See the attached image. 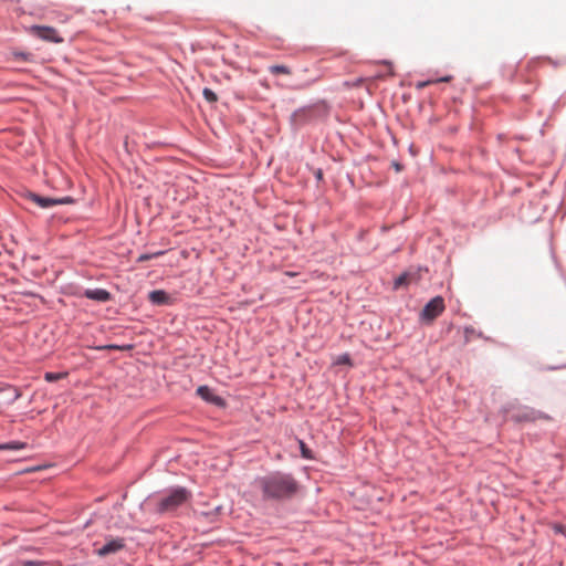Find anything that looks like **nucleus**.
Instances as JSON below:
<instances>
[{
    "instance_id": "1",
    "label": "nucleus",
    "mask_w": 566,
    "mask_h": 566,
    "mask_svg": "<svg viewBox=\"0 0 566 566\" xmlns=\"http://www.w3.org/2000/svg\"><path fill=\"white\" fill-rule=\"evenodd\" d=\"M264 500L282 501L292 497L297 491V482L291 474L273 472L256 480Z\"/></svg>"
},
{
    "instance_id": "2",
    "label": "nucleus",
    "mask_w": 566,
    "mask_h": 566,
    "mask_svg": "<svg viewBox=\"0 0 566 566\" xmlns=\"http://www.w3.org/2000/svg\"><path fill=\"white\" fill-rule=\"evenodd\" d=\"M190 497V493L185 488H177L174 489L164 496L157 507V512L159 513H167L172 512L177 507H179L181 504L187 502Z\"/></svg>"
},
{
    "instance_id": "3",
    "label": "nucleus",
    "mask_w": 566,
    "mask_h": 566,
    "mask_svg": "<svg viewBox=\"0 0 566 566\" xmlns=\"http://www.w3.org/2000/svg\"><path fill=\"white\" fill-rule=\"evenodd\" d=\"M444 300L441 296H436L430 300L421 311L420 317L422 321L431 323L444 311Z\"/></svg>"
},
{
    "instance_id": "4",
    "label": "nucleus",
    "mask_w": 566,
    "mask_h": 566,
    "mask_svg": "<svg viewBox=\"0 0 566 566\" xmlns=\"http://www.w3.org/2000/svg\"><path fill=\"white\" fill-rule=\"evenodd\" d=\"M29 32L39 39L52 42V43H62L64 40L60 36L56 29L48 25H32L29 28Z\"/></svg>"
},
{
    "instance_id": "5",
    "label": "nucleus",
    "mask_w": 566,
    "mask_h": 566,
    "mask_svg": "<svg viewBox=\"0 0 566 566\" xmlns=\"http://www.w3.org/2000/svg\"><path fill=\"white\" fill-rule=\"evenodd\" d=\"M28 198L41 208H49L56 205H69L73 202V199L71 197L49 198L39 196L33 192H30Z\"/></svg>"
},
{
    "instance_id": "6",
    "label": "nucleus",
    "mask_w": 566,
    "mask_h": 566,
    "mask_svg": "<svg viewBox=\"0 0 566 566\" xmlns=\"http://www.w3.org/2000/svg\"><path fill=\"white\" fill-rule=\"evenodd\" d=\"M125 547V539L124 538H108L106 543L98 549H96V554L101 557L115 554L119 551H122Z\"/></svg>"
},
{
    "instance_id": "7",
    "label": "nucleus",
    "mask_w": 566,
    "mask_h": 566,
    "mask_svg": "<svg viewBox=\"0 0 566 566\" xmlns=\"http://www.w3.org/2000/svg\"><path fill=\"white\" fill-rule=\"evenodd\" d=\"M84 296L98 302H107L111 300V293L104 289L86 290Z\"/></svg>"
},
{
    "instance_id": "8",
    "label": "nucleus",
    "mask_w": 566,
    "mask_h": 566,
    "mask_svg": "<svg viewBox=\"0 0 566 566\" xmlns=\"http://www.w3.org/2000/svg\"><path fill=\"white\" fill-rule=\"evenodd\" d=\"M168 298H169L168 294L161 290H155L149 293V300L154 304H158V305L166 304L168 302Z\"/></svg>"
},
{
    "instance_id": "9",
    "label": "nucleus",
    "mask_w": 566,
    "mask_h": 566,
    "mask_svg": "<svg viewBox=\"0 0 566 566\" xmlns=\"http://www.w3.org/2000/svg\"><path fill=\"white\" fill-rule=\"evenodd\" d=\"M197 392L198 395L203 398L205 400L207 401H219L220 398L218 397H214V395L212 394V391L207 387V386H200L198 389H197Z\"/></svg>"
},
{
    "instance_id": "10",
    "label": "nucleus",
    "mask_w": 566,
    "mask_h": 566,
    "mask_svg": "<svg viewBox=\"0 0 566 566\" xmlns=\"http://www.w3.org/2000/svg\"><path fill=\"white\" fill-rule=\"evenodd\" d=\"M452 76L448 75V76H443L441 78H437V80H428V81H422V82H418L416 84V88L418 90H422L431 84H434V83H440V82H449L451 81Z\"/></svg>"
},
{
    "instance_id": "11",
    "label": "nucleus",
    "mask_w": 566,
    "mask_h": 566,
    "mask_svg": "<svg viewBox=\"0 0 566 566\" xmlns=\"http://www.w3.org/2000/svg\"><path fill=\"white\" fill-rule=\"evenodd\" d=\"M67 373L64 371V373H45L44 374V379L49 382H54V381H57V380H61V379H64L67 377Z\"/></svg>"
},
{
    "instance_id": "12",
    "label": "nucleus",
    "mask_w": 566,
    "mask_h": 566,
    "mask_svg": "<svg viewBox=\"0 0 566 566\" xmlns=\"http://www.w3.org/2000/svg\"><path fill=\"white\" fill-rule=\"evenodd\" d=\"M269 71L272 73V74H284V75H290L292 73L291 69L285 66V65H271L269 67Z\"/></svg>"
},
{
    "instance_id": "13",
    "label": "nucleus",
    "mask_w": 566,
    "mask_h": 566,
    "mask_svg": "<svg viewBox=\"0 0 566 566\" xmlns=\"http://www.w3.org/2000/svg\"><path fill=\"white\" fill-rule=\"evenodd\" d=\"M25 447V443L22 442H10L0 444V450H21Z\"/></svg>"
},
{
    "instance_id": "14",
    "label": "nucleus",
    "mask_w": 566,
    "mask_h": 566,
    "mask_svg": "<svg viewBox=\"0 0 566 566\" xmlns=\"http://www.w3.org/2000/svg\"><path fill=\"white\" fill-rule=\"evenodd\" d=\"M202 94L206 101H208L209 103H216L218 101L217 94L208 87L203 88Z\"/></svg>"
},
{
    "instance_id": "15",
    "label": "nucleus",
    "mask_w": 566,
    "mask_h": 566,
    "mask_svg": "<svg viewBox=\"0 0 566 566\" xmlns=\"http://www.w3.org/2000/svg\"><path fill=\"white\" fill-rule=\"evenodd\" d=\"M335 364L336 365H352V359H350V356L348 354H343V355H339L336 360H335Z\"/></svg>"
},
{
    "instance_id": "16",
    "label": "nucleus",
    "mask_w": 566,
    "mask_h": 566,
    "mask_svg": "<svg viewBox=\"0 0 566 566\" xmlns=\"http://www.w3.org/2000/svg\"><path fill=\"white\" fill-rule=\"evenodd\" d=\"M407 282H408V274L403 273L396 279L395 287L398 289L399 286L407 284Z\"/></svg>"
},
{
    "instance_id": "17",
    "label": "nucleus",
    "mask_w": 566,
    "mask_h": 566,
    "mask_svg": "<svg viewBox=\"0 0 566 566\" xmlns=\"http://www.w3.org/2000/svg\"><path fill=\"white\" fill-rule=\"evenodd\" d=\"M161 254H163V252H156V253H153V254H142V255L138 256L137 261L138 262H145V261H148V260H150L153 258H156L158 255H161Z\"/></svg>"
},
{
    "instance_id": "18",
    "label": "nucleus",
    "mask_w": 566,
    "mask_h": 566,
    "mask_svg": "<svg viewBox=\"0 0 566 566\" xmlns=\"http://www.w3.org/2000/svg\"><path fill=\"white\" fill-rule=\"evenodd\" d=\"M384 65H386L388 67V72L390 75H394V71H392V63L389 62V61H384L382 62Z\"/></svg>"
},
{
    "instance_id": "19",
    "label": "nucleus",
    "mask_w": 566,
    "mask_h": 566,
    "mask_svg": "<svg viewBox=\"0 0 566 566\" xmlns=\"http://www.w3.org/2000/svg\"><path fill=\"white\" fill-rule=\"evenodd\" d=\"M15 56L21 59V60H23V61H28L30 54L29 53H17Z\"/></svg>"
},
{
    "instance_id": "20",
    "label": "nucleus",
    "mask_w": 566,
    "mask_h": 566,
    "mask_svg": "<svg viewBox=\"0 0 566 566\" xmlns=\"http://www.w3.org/2000/svg\"><path fill=\"white\" fill-rule=\"evenodd\" d=\"M40 565H41V563L34 562V560L23 562V566H40Z\"/></svg>"
},
{
    "instance_id": "21",
    "label": "nucleus",
    "mask_w": 566,
    "mask_h": 566,
    "mask_svg": "<svg viewBox=\"0 0 566 566\" xmlns=\"http://www.w3.org/2000/svg\"><path fill=\"white\" fill-rule=\"evenodd\" d=\"M464 333H465V338H467V340H468V339H469V336H471V333H473V329H472V328H470V327H465Z\"/></svg>"
},
{
    "instance_id": "22",
    "label": "nucleus",
    "mask_w": 566,
    "mask_h": 566,
    "mask_svg": "<svg viewBox=\"0 0 566 566\" xmlns=\"http://www.w3.org/2000/svg\"><path fill=\"white\" fill-rule=\"evenodd\" d=\"M301 446H302V451H303V455L308 458L307 453H306V450H305V446L303 442H301Z\"/></svg>"
},
{
    "instance_id": "23",
    "label": "nucleus",
    "mask_w": 566,
    "mask_h": 566,
    "mask_svg": "<svg viewBox=\"0 0 566 566\" xmlns=\"http://www.w3.org/2000/svg\"><path fill=\"white\" fill-rule=\"evenodd\" d=\"M20 396H21V394L19 392V390L15 389V394H14V398L13 399L15 400V399L20 398Z\"/></svg>"
},
{
    "instance_id": "24",
    "label": "nucleus",
    "mask_w": 566,
    "mask_h": 566,
    "mask_svg": "<svg viewBox=\"0 0 566 566\" xmlns=\"http://www.w3.org/2000/svg\"><path fill=\"white\" fill-rule=\"evenodd\" d=\"M562 528H563V527H562L560 525H558V526H556V527H555V530H556L557 532H562Z\"/></svg>"
},
{
    "instance_id": "25",
    "label": "nucleus",
    "mask_w": 566,
    "mask_h": 566,
    "mask_svg": "<svg viewBox=\"0 0 566 566\" xmlns=\"http://www.w3.org/2000/svg\"><path fill=\"white\" fill-rule=\"evenodd\" d=\"M285 274L289 275V276L295 275V273H293V272H285Z\"/></svg>"
}]
</instances>
